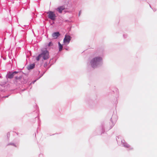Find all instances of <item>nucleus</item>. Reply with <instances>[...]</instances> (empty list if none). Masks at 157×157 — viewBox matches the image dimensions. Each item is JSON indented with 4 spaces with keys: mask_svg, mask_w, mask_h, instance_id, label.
<instances>
[{
    "mask_svg": "<svg viewBox=\"0 0 157 157\" xmlns=\"http://www.w3.org/2000/svg\"><path fill=\"white\" fill-rule=\"evenodd\" d=\"M102 58L101 57H96L92 59L90 61L91 67L93 68L96 67L99 63L102 61Z\"/></svg>",
    "mask_w": 157,
    "mask_h": 157,
    "instance_id": "obj_1",
    "label": "nucleus"
},
{
    "mask_svg": "<svg viewBox=\"0 0 157 157\" xmlns=\"http://www.w3.org/2000/svg\"><path fill=\"white\" fill-rule=\"evenodd\" d=\"M18 73H20L18 72L14 71L13 72L9 71L8 72L6 75V77L7 79H11L13 78L14 76Z\"/></svg>",
    "mask_w": 157,
    "mask_h": 157,
    "instance_id": "obj_2",
    "label": "nucleus"
},
{
    "mask_svg": "<svg viewBox=\"0 0 157 157\" xmlns=\"http://www.w3.org/2000/svg\"><path fill=\"white\" fill-rule=\"evenodd\" d=\"M22 76L21 75L19 76H16L15 77L14 81L15 84L17 85H20L22 83L21 82Z\"/></svg>",
    "mask_w": 157,
    "mask_h": 157,
    "instance_id": "obj_3",
    "label": "nucleus"
},
{
    "mask_svg": "<svg viewBox=\"0 0 157 157\" xmlns=\"http://www.w3.org/2000/svg\"><path fill=\"white\" fill-rule=\"evenodd\" d=\"M47 14H48V16L49 18L53 20L55 19L56 16L54 12L49 11L47 13Z\"/></svg>",
    "mask_w": 157,
    "mask_h": 157,
    "instance_id": "obj_4",
    "label": "nucleus"
},
{
    "mask_svg": "<svg viewBox=\"0 0 157 157\" xmlns=\"http://www.w3.org/2000/svg\"><path fill=\"white\" fill-rule=\"evenodd\" d=\"M41 55V56L43 57L44 59H46L49 57V52L46 49L43 51Z\"/></svg>",
    "mask_w": 157,
    "mask_h": 157,
    "instance_id": "obj_5",
    "label": "nucleus"
},
{
    "mask_svg": "<svg viewBox=\"0 0 157 157\" xmlns=\"http://www.w3.org/2000/svg\"><path fill=\"white\" fill-rule=\"evenodd\" d=\"M71 38L70 36L66 35L63 40L64 43L68 44L70 41Z\"/></svg>",
    "mask_w": 157,
    "mask_h": 157,
    "instance_id": "obj_6",
    "label": "nucleus"
},
{
    "mask_svg": "<svg viewBox=\"0 0 157 157\" xmlns=\"http://www.w3.org/2000/svg\"><path fill=\"white\" fill-rule=\"evenodd\" d=\"M65 9V7L63 6H62L59 7L57 8L56 10L59 12V13H61L62 12L63 10Z\"/></svg>",
    "mask_w": 157,
    "mask_h": 157,
    "instance_id": "obj_7",
    "label": "nucleus"
},
{
    "mask_svg": "<svg viewBox=\"0 0 157 157\" xmlns=\"http://www.w3.org/2000/svg\"><path fill=\"white\" fill-rule=\"evenodd\" d=\"M60 35V34L59 32H56L53 33L52 35V37L54 39H56Z\"/></svg>",
    "mask_w": 157,
    "mask_h": 157,
    "instance_id": "obj_8",
    "label": "nucleus"
},
{
    "mask_svg": "<svg viewBox=\"0 0 157 157\" xmlns=\"http://www.w3.org/2000/svg\"><path fill=\"white\" fill-rule=\"evenodd\" d=\"M58 44L59 47V51H61L62 49L63 46L60 44V43L59 42L58 43Z\"/></svg>",
    "mask_w": 157,
    "mask_h": 157,
    "instance_id": "obj_9",
    "label": "nucleus"
},
{
    "mask_svg": "<svg viewBox=\"0 0 157 157\" xmlns=\"http://www.w3.org/2000/svg\"><path fill=\"white\" fill-rule=\"evenodd\" d=\"M35 64L34 63H33L30 65V69H33L35 67Z\"/></svg>",
    "mask_w": 157,
    "mask_h": 157,
    "instance_id": "obj_10",
    "label": "nucleus"
},
{
    "mask_svg": "<svg viewBox=\"0 0 157 157\" xmlns=\"http://www.w3.org/2000/svg\"><path fill=\"white\" fill-rule=\"evenodd\" d=\"M9 145H11L13 146H15V147H17V146L15 145V144L14 143H9V144H8L7 145V146H8Z\"/></svg>",
    "mask_w": 157,
    "mask_h": 157,
    "instance_id": "obj_11",
    "label": "nucleus"
},
{
    "mask_svg": "<svg viewBox=\"0 0 157 157\" xmlns=\"http://www.w3.org/2000/svg\"><path fill=\"white\" fill-rule=\"evenodd\" d=\"M42 57L41 56V54L40 55H39L36 58V59L37 60V61H38L40 58V57Z\"/></svg>",
    "mask_w": 157,
    "mask_h": 157,
    "instance_id": "obj_12",
    "label": "nucleus"
},
{
    "mask_svg": "<svg viewBox=\"0 0 157 157\" xmlns=\"http://www.w3.org/2000/svg\"><path fill=\"white\" fill-rule=\"evenodd\" d=\"M26 57H27V59H26V60L27 62H28V61H29V57L28 55H26Z\"/></svg>",
    "mask_w": 157,
    "mask_h": 157,
    "instance_id": "obj_13",
    "label": "nucleus"
},
{
    "mask_svg": "<svg viewBox=\"0 0 157 157\" xmlns=\"http://www.w3.org/2000/svg\"><path fill=\"white\" fill-rule=\"evenodd\" d=\"M48 46H51L53 45V44L52 42H50L49 43L48 45Z\"/></svg>",
    "mask_w": 157,
    "mask_h": 157,
    "instance_id": "obj_14",
    "label": "nucleus"
},
{
    "mask_svg": "<svg viewBox=\"0 0 157 157\" xmlns=\"http://www.w3.org/2000/svg\"><path fill=\"white\" fill-rule=\"evenodd\" d=\"M47 65V63H45L44 65V67H46Z\"/></svg>",
    "mask_w": 157,
    "mask_h": 157,
    "instance_id": "obj_15",
    "label": "nucleus"
},
{
    "mask_svg": "<svg viewBox=\"0 0 157 157\" xmlns=\"http://www.w3.org/2000/svg\"><path fill=\"white\" fill-rule=\"evenodd\" d=\"M7 137H9L10 136V133L9 132H8L7 133Z\"/></svg>",
    "mask_w": 157,
    "mask_h": 157,
    "instance_id": "obj_16",
    "label": "nucleus"
},
{
    "mask_svg": "<svg viewBox=\"0 0 157 157\" xmlns=\"http://www.w3.org/2000/svg\"><path fill=\"white\" fill-rule=\"evenodd\" d=\"M27 68L28 70H29V65L27 66Z\"/></svg>",
    "mask_w": 157,
    "mask_h": 157,
    "instance_id": "obj_17",
    "label": "nucleus"
},
{
    "mask_svg": "<svg viewBox=\"0 0 157 157\" xmlns=\"http://www.w3.org/2000/svg\"><path fill=\"white\" fill-rule=\"evenodd\" d=\"M8 96H6L4 97L5 98H7V97H8Z\"/></svg>",
    "mask_w": 157,
    "mask_h": 157,
    "instance_id": "obj_18",
    "label": "nucleus"
},
{
    "mask_svg": "<svg viewBox=\"0 0 157 157\" xmlns=\"http://www.w3.org/2000/svg\"><path fill=\"white\" fill-rule=\"evenodd\" d=\"M81 13V11H80L79 12V16L80 15V14Z\"/></svg>",
    "mask_w": 157,
    "mask_h": 157,
    "instance_id": "obj_19",
    "label": "nucleus"
},
{
    "mask_svg": "<svg viewBox=\"0 0 157 157\" xmlns=\"http://www.w3.org/2000/svg\"><path fill=\"white\" fill-rule=\"evenodd\" d=\"M35 81H36V80H35V81H34V82L33 83H34V82H35Z\"/></svg>",
    "mask_w": 157,
    "mask_h": 157,
    "instance_id": "obj_20",
    "label": "nucleus"
}]
</instances>
